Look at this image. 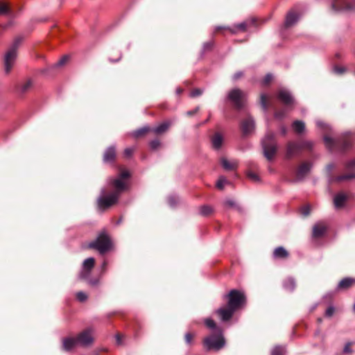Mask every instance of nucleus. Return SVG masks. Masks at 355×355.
<instances>
[{
    "instance_id": "nucleus-12",
    "label": "nucleus",
    "mask_w": 355,
    "mask_h": 355,
    "mask_svg": "<svg viewBox=\"0 0 355 355\" xmlns=\"http://www.w3.org/2000/svg\"><path fill=\"white\" fill-rule=\"evenodd\" d=\"M345 168H346V170L348 171V173H347L346 174L342 175H338L335 178H333V177L330 178L329 182H338L354 178H355V171H354L355 159H353L350 160L349 162H348L346 164Z\"/></svg>"
},
{
    "instance_id": "nucleus-62",
    "label": "nucleus",
    "mask_w": 355,
    "mask_h": 355,
    "mask_svg": "<svg viewBox=\"0 0 355 355\" xmlns=\"http://www.w3.org/2000/svg\"><path fill=\"white\" fill-rule=\"evenodd\" d=\"M176 92H177V94H181V93L182 92V89H180V88H178V89H176Z\"/></svg>"
},
{
    "instance_id": "nucleus-41",
    "label": "nucleus",
    "mask_w": 355,
    "mask_h": 355,
    "mask_svg": "<svg viewBox=\"0 0 355 355\" xmlns=\"http://www.w3.org/2000/svg\"><path fill=\"white\" fill-rule=\"evenodd\" d=\"M247 176L248 177L249 179H250L251 180H252L254 182L259 181V176L255 173H254L252 171H248Z\"/></svg>"
},
{
    "instance_id": "nucleus-51",
    "label": "nucleus",
    "mask_w": 355,
    "mask_h": 355,
    "mask_svg": "<svg viewBox=\"0 0 355 355\" xmlns=\"http://www.w3.org/2000/svg\"><path fill=\"white\" fill-rule=\"evenodd\" d=\"M316 125L318 128H321V129H324V130H328L329 128L328 126V125L324 123L323 122L320 121H318L316 122Z\"/></svg>"
},
{
    "instance_id": "nucleus-2",
    "label": "nucleus",
    "mask_w": 355,
    "mask_h": 355,
    "mask_svg": "<svg viewBox=\"0 0 355 355\" xmlns=\"http://www.w3.org/2000/svg\"><path fill=\"white\" fill-rule=\"evenodd\" d=\"M225 345V338L223 336L221 330H216V332L206 337L203 340V345L207 351H218Z\"/></svg>"
},
{
    "instance_id": "nucleus-9",
    "label": "nucleus",
    "mask_w": 355,
    "mask_h": 355,
    "mask_svg": "<svg viewBox=\"0 0 355 355\" xmlns=\"http://www.w3.org/2000/svg\"><path fill=\"white\" fill-rule=\"evenodd\" d=\"M119 197L118 192H112L110 194L105 195V189H102L101 195L97 200L98 207L101 209H105L116 204Z\"/></svg>"
},
{
    "instance_id": "nucleus-53",
    "label": "nucleus",
    "mask_w": 355,
    "mask_h": 355,
    "mask_svg": "<svg viewBox=\"0 0 355 355\" xmlns=\"http://www.w3.org/2000/svg\"><path fill=\"white\" fill-rule=\"evenodd\" d=\"M193 338V335L190 333H187L185 334V341L187 344L190 345L191 343Z\"/></svg>"
},
{
    "instance_id": "nucleus-21",
    "label": "nucleus",
    "mask_w": 355,
    "mask_h": 355,
    "mask_svg": "<svg viewBox=\"0 0 355 355\" xmlns=\"http://www.w3.org/2000/svg\"><path fill=\"white\" fill-rule=\"evenodd\" d=\"M78 345L76 337L65 338L62 340V347L65 351H70Z\"/></svg>"
},
{
    "instance_id": "nucleus-44",
    "label": "nucleus",
    "mask_w": 355,
    "mask_h": 355,
    "mask_svg": "<svg viewBox=\"0 0 355 355\" xmlns=\"http://www.w3.org/2000/svg\"><path fill=\"white\" fill-rule=\"evenodd\" d=\"M149 145L152 150H155L160 146V141L158 139H154L150 142Z\"/></svg>"
},
{
    "instance_id": "nucleus-54",
    "label": "nucleus",
    "mask_w": 355,
    "mask_h": 355,
    "mask_svg": "<svg viewBox=\"0 0 355 355\" xmlns=\"http://www.w3.org/2000/svg\"><path fill=\"white\" fill-rule=\"evenodd\" d=\"M247 26H248L247 22L244 21V22L239 24L236 26V28H238L239 29H240L241 31H245L247 28Z\"/></svg>"
},
{
    "instance_id": "nucleus-26",
    "label": "nucleus",
    "mask_w": 355,
    "mask_h": 355,
    "mask_svg": "<svg viewBox=\"0 0 355 355\" xmlns=\"http://www.w3.org/2000/svg\"><path fill=\"white\" fill-rule=\"evenodd\" d=\"M222 166L225 170H234L237 167L238 163L236 161L230 162L226 158L222 157L220 159Z\"/></svg>"
},
{
    "instance_id": "nucleus-23",
    "label": "nucleus",
    "mask_w": 355,
    "mask_h": 355,
    "mask_svg": "<svg viewBox=\"0 0 355 355\" xmlns=\"http://www.w3.org/2000/svg\"><path fill=\"white\" fill-rule=\"evenodd\" d=\"M223 137L219 132L215 133L211 137V144L214 149L218 150L222 146Z\"/></svg>"
},
{
    "instance_id": "nucleus-57",
    "label": "nucleus",
    "mask_w": 355,
    "mask_h": 355,
    "mask_svg": "<svg viewBox=\"0 0 355 355\" xmlns=\"http://www.w3.org/2000/svg\"><path fill=\"white\" fill-rule=\"evenodd\" d=\"M212 46V43L211 42H206L203 45V49L205 51L207 50V49H211Z\"/></svg>"
},
{
    "instance_id": "nucleus-18",
    "label": "nucleus",
    "mask_w": 355,
    "mask_h": 355,
    "mask_svg": "<svg viewBox=\"0 0 355 355\" xmlns=\"http://www.w3.org/2000/svg\"><path fill=\"white\" fill-rule=\"evenodd\" d=\"M254 121L251 116H248L241 123V129L244 135H248L254 130Z\"/></svg>"
},
{
    "instance_id": "nucleus-58",
    "label": "nucleus",
    "mask_w": 355,
    "mask_h": 355,
    "mask_svg": "<svg viewBox=\"0 0 355 355\" xmlns=\"http://www.w3.org/2000/svg\"><path fill=\"white\" fill-rule=\"evenodd\" d=\"M334 168V165L333 164H329L327 166V171L329 173H331Z\"/></svg>"
},
{
    "instance_id": "nucleus-35",
    "label": "nucleus",
    "mask_w": 355,
    "mask_h": 355,
    "mask_svg": "<svg viewBox=\"0 0 355 355\" xmlns=\"http://www.w3.org/2000/svg\"><path fill=\"white\" fill-rule=\"evenodd\" d=\"M260 103L263 111L266 112L268 110V99L266 94H261Z\"/></svg>"
},
{
    "instance_id": "nucleus-52",
    "label": "nucleus",
    "mask_w": 355,
    "mask_h": 355,
    "mask_svg": "<svg viewBox=\"0 0 355 355\" xmlns=\"http://www.w3.org/2000/svg\"><path fill=\"white\" fill-rule=\"evenodd\" d=\"M334 313V308L333 306H329L325 311V315L328 317H331Z\"/></svg>"
},
{
    "instance_id": "nucleus-32",
    "label": "nucleus",
    "mask_w": 355,
    "mask_h": 355,
    "mask_svg": "<svg viewBox=\"0 0 355 355\" xmlns=\"http://www.w3.org/2000/svg\"><path fill=\"white\" fill-rule=\"evenodd\" d=\"M150 128L149 127H143L141 128H139L135 131H134L132 133V135L134 137H139L142 135H144L145 133H146L147 132L150 131Z\"/></svg>"
},
{
    "instance_id": "nucleus-38",
    "label": "nucleus",
    "mask_w": 355,
    "mask_h": 355,
    "mask_svg": "<svg viewBox=\"0 0 355 355\" xmlns=\"http://www.w3.org/2000/svg\"><path fill=\"white\" fill-rule=\"evenodd\" d=\"M178 197L175 195H171L168 197V205L173 207L178 202Z\"/></svg>"
},
{
    "instance_id": "nucleus-43",
    "label": "nucleus",
    "mask_w": 355,
    "mask_h": 355,
    "mask_svg": "<svg viewBox=\"0 0 355 355\" xmlns=\"http://www.w3.org/2000/svg\"><path fill=\"white\" fill-rule=\"evenodd\" d=\"M272 75L271 73H268L265 76V77L262 80V85H266L270 83L272 80Z\"/></svg>"
},
{
    "instance_id": "nucleus-30",
    "label": "nucleus",
    "mask_w": 355,
    "mask_h": 355,
    "mask_svg": "<svg viewBox=\"0 0 355 355\" xmlns=\"http://www.w3.org/2000/svg\"><path fill=\"white\" fill-rule=\"evenodd\" d=\"M284 288L288 291H293L295 288V282L293 278H288L284 282Z\"/></svg>"
},
{
    "instance_id": "nucleus-28",
    "label": "nucleus",
    "mask_w": 355,
    "mask_h": 355,
    "mask_svg": "<svg viewBox=\"0 0 355 355\" xmlns=\"http://www.w3.org/2000/svg\"><path fill=\"white\" fill-rule=\"evenodd\" d=\"M273 255L277 258H286L288 256V253L283 247H278L275 250Z\"/></svg>"
},
{
    "instance_id": "nucleus-45",
    "label": "nucleus",
    "mask_w": 355,
    "mask_h": 355,
    "mask_svg": "<svg viewBox=\"0 0 355 355\" xmlns=\"http://www.w3.org/2000/svg\"><path fill=\"white\" fill-rule=\"evenodd\" d=\"M203 91L201 89L197 88L191 91L190 96L191 97H197L202 94Z\"/></svg>"
},
{
    "instance_id": "nucleus-49",
    "label": "nucleus",
    "mask_w": 355,
    "mask_h": 355,
    "mask_svg": "<svg viewBox=\"0 0 355 355\" xmlns=\"http://www.w3.org/2000/svg\"><path fill=\"white\" fill-rule=\"evenodd\" d=\"M286 114V111H277L275 113V117L278 119H282Z\"/></svg>"
},
{
    "instance_id": "nucleus-15",
    "label": "nucleus",
    "mask_w": 355,
    "mask_h": 355,
    "mask_svg": "<svg viewBox=\"0 0 355 355\" xmlns=\"http://www.w3.org/2000/svg\"><path fill=\"white\" fill-rule=\"evenodd\" d=\"M331 7L335 11L351 10L354 9V6L347 0H334Z\"/></svg>"
},
{
    "instance_id": "nucleus-48",
    "label": "nucleus",
    "mask_w": 355,
    "mask_h": 355,
    "mask_svg": "<svg viewBox=\"0 0 355 355\" xmlns=\"http://www.w3.org/2000/svg\"><path fill=\"white\" fill-rule=\"evenodd\" d=\"M134 152V148H127L124 150V155L126 157H130Z\"/></svg>"
},
{
    "instance_id": "nucleus-16",
    "label": "nucleus",
    "mask_w": 355,
    "mask_h": 355,
    "mask_svg": "<svg viewBox=\"0 0 355 355\" xmlns=\"http://www.w3.org/2000/svg\"><path fill=\"white\" fill-rule=\"evenodd\" d=\"M312 168V164L309 162L302 163L299 166L296 171L297 180H303L305 176L310 172Z\"/></svg>"
},
{
    "instance_id": "nucleus-22",
    "label": "nucleus",
    "mask_w": 355,
    "mask_h": 355,
    "mask_svg": "<svg viewBox=\"0 0 355 355\" xmlns=\"http://www.w3.org/2000/svg\"><path fill=\"white\" fill-rule=\"evenodd\" d=\"M116 155L115 147L110 146L107 148L103 155V161L105 162H112L114 160Z\"/></svg>"
},
{
    "instance_id": "nucleus-55",
    "label": "nucleus",
    "mask_w": 355,
    "mask_h": 355,
    "mask_svg": "<svg viewBox=\"0 0 355 355\" xmlns=\"http://www.w3.org/2000/svg\"><path fill=\"white\" fill-rule=\"evenodd\" d=\"M243 75V73L242 71H238L233 75L232 78L234 80H236L239 78H240L241 77H242Z\"/></svg>"
},
{
    "instance_id": "nucleus-40",
    "label": "nucleus",
    "mask_w": 355,
    "mask_h": 355,
    "mask_svg": "<svg viewBox=\"0 0 355 355\" xmlns=\"http://www.w3.org/2000/svg\"><path fill=\"white\" fill-rule=\"evenodd\" d=\"M69 60L68 55H64L61 59H60L53 66V67H60L63 66Z\"/></svg>"
},
{
    "instance_id": "nucleus-33",
    "label": "nucleus",
    "mask_w": 355,
    "mask_h": 355,
    "mask_svg": "<svg viewBox=\"0 0 355 355\" xmlns=\"http://www.w3.org/2000/svg\"><path fill=\"white\" fill-rule=\"evenodd\" d=\"M212 208L209 205H203L200 207V214L202 216H209L212 213Z\"/></svg>"
},
{
    "instance_id": "nucleus-8",
    "label": "nucleus",
    "mask_w": 355,
    "mask_h": 355,
    "mask_svg": "<svg viewBox=\"0 0 355 355\" xmlns=\"http://www.w3.org/2000/svg\"><path fill=\"white\" fill-rule=\"evenodd\" d=\"M89 246L97 250L101 254H104L110 250L112 243L109 236L105 232H102L95 241L89 244Z\"/></svg>"
},
{
    "instance_id": "nucleus-24",
    "label": "nucleus",
    "mask_w": 355,
    "mask_h": 355,
    "mask_svg": "<svg viewBox=\"0 0 355 355\" xmlns=\"http://www.w3.org/2000/svg\"><path fill=\"white\" fill-rule=\"evenodd\" d=\"M347 200V196L343 193H340L334 196V204L336 208H341L343 207L345 202Z\"/></svg>"
},
{
    "instance_id": "nucleus-5",
    "label": "nucleus",
    "mask_w": 355,
    "mask_h": 355,
    "mask_svg": "<svg viewBox=\"0 0 355 355\" xmlns=\"http://www.w3.org/2000/svg\"><path fill=\"white\" fill-rule=\"evenodd\" d=\"M313 145V144L311 141H304L300 142L289 141L286 146V157L287 159H291L293 157L298 155L304 148L311 149Z\"/></svg>"
},
{
    "instance_id": "nucleus-56",
    "label": "nucleus",
    "mask_w": 355,
    "mask_h": 355,
    "mask_svg": "<svg viewBox=\"0 0 355 355\" xmlns=\"http://www.w3.org/2000/svg\"><path fill=\"white\" fill-rule=\"evenodd\" d=\"M225 205L227 207H233L236 204L233 200H227L225 202Z\"/></svg>"
},
{
    "instance_id": "nucleus-59",
    "label": "nucleus",
    "mask_w": 355,
    "mask_h": 355,
    "mask_svg": "<svg viewBox=\"0 0 355 355\" xmlns=\"http://www.w3.org/2000/svg\"><path fill=\"white\" fill-rule=\"evenodd\" d=\"M198 110H199V107H196L193 110L188 111L187 112V114L189 115V116L193 115L194 114H196L198 111Z\"/></svg>"
},
{
    "instance_id": "nucleus-61",
    "label": "nucleus",
    "mask_w": 355,
    "mask_h": 355,
    "mask_svg": "<svg viewBox=\"0 0 355 355\" xmlns=\"http://www.w3.org/2000/svg\"><path fill=\"white\" fill-rule=\"evenodd\" d=\"M116 340L117 344L120 345L121 343L120 335L118 334L116 336Z\"/></svg>"
},
{
    "instance_id": "nucleus-19",
    "label": "nucleus",
    "mask_w": 355,
    "mask_h": 355,
    "mask_svg": "<svg viewBox=\"0 0 355 355\" xmlns=\"http://www.w3.org/2000/svg\"><path fill=\"white\" fill-rule=\"evenodd\" d=\"M327 229V225L324 222H318L313 227V236L318 238L324 234Z\"/></svg>"
},
{
    "instance_id": "nucleus-31",
    "label": "nucleus",
    "mask_w": 355,
    "mask_h": 355,
    "mask_svg": "<svg viewBox=\"0 0 355 355\" xmlns=\"http://www.w3.org/2000/svg\"><path fill=\"white\" fill-rule=\"evenodd\" d=\"M205 324L207 327L212 330L213 333L216 332V330H220V329L216 326V322L211 318L205 319Z\"/></svg>"
},
{
    "instance_id": "nucleus-47",
    "label": "nucleus",
    "mask_w": 355,
    "mask_h": 355,
    "mask_svg": "<svg viewBox=\"0 0 355 355\" xmlns=\"http://www.w3.org/2000/svg\"><path fill=\"white\" fill-rule=\"evenodd\" d=\"M310 212H311V208H310L309 205L304 206L301 209L302 214L305 216H308L310 214Z\"/></svg>"
},
{
    "instance_id": "nucleus-14",
    "label": "nucleus",
    "mask_w": 355,
    "mask_h": 355,
    "mask_svg": "<svg viewBox=\"0 0 355 355\" xmlns=\"http://www.w3.org/2000/svg\"><path fill=\"white\" fill-rule=\"evenodd\" d=\"M278 99L286 106L294 104V98L291 92L285 89H282L277 94Z\"/></svg>"
},
{
    "instance_id": "nucleus-39",
    "label": "nucleus",
    "mask_w": 355,
    "mask_h": 355,
    "mask_svg": "<svg viewBox=\"0 0 355 355\" xmlns=\"http://www.w3.org/2000/svg\"><path fill=\"white\" fill-rule=\"evenodd\" d=\"M10 12V8L5 3H0V15H6Z\"/></svg>"
},
{
    "instance_id": "nucleus-64",
    "label": "nucleus",
    "mask_w": 355,
    "mask_h": 355,
    "mask_svg": "<svg viewBox=\"0 0 355 355\" xmlns=\"http://www.w3.org/2000/svg\"><path fill=\"white\" fill-rule=\"evenodd\" d=\"M121 58V55H120L119 56V58L117 59H116L115 60H112L110 59V61L111 62H117V61L120 60Z\"/></svg>"
},
{
    "instance_id": "nucleus-60",
    "label": "nucleus",
    "mask_w": 355,
    "mask_h": 355,
    "mask_svg": "<svg viewBox=\"0 0 355 355\" xmlns=\"http://www.w3.org/2000/svg\"><path fill=\"white\" fill-rule=\"evenodd\" d=\"M281 132H282V134L283 135H285L286 134V132H287V129H286V128L285 126H282V127L281 128Z\"/></svg>"
},
{
    "instance_id": "nucleus-3",
    "label": "nucleus",
    "mask_w": 355,
    "mask_h": 355,
    "mask_svg": "<svg viewBox=\"0 0 355 355\" xmlns=\"http://www.w3.org/2000/svg\"><path fill=\"white\" fill-rule=\"evenodd\" d=\"M263 155L268 160H272L277 151V143L275 134L268 132L261 141Z\"/></svg>"
},
{
    "instance_id": "nucleus-42",
    "label": "nucleus",
    "mask_w": 355,
    "mask_h": 355,
    "mask_svg": "<svg viewBox=\"0 0 355 355\" xmlns=\"http://www.w3.org/2000/svg\"><path fill=\"white\" fill-rule=\"evenodd\" d=\"M76 297L80 302H84L87 299V295L83 291H79L76 293Z\"/></svg>"
},
{
    "instance_id": "nucleus-34",
    "label": "nucleus",
    "mask_w": 355,
    "mask_h": 355,
    "mask_svg": "<svg viewBox=\"0 0 355 355\" xmlns=\"http://www.w3.org/2000/svg\"><path fill=\"white\" fill-rule=\"evenodd\" d=\"M32 81L31 80H27L26 82L21 84L19 87V90L21 93H25L28 92L32 87Z\"/></svg>"
},
{
    "instance_id": "nucleus-10",
    "label": "nucleus",
    "mask_w": 355,
    "mask_h": 355,
    "mask_svg": "<svg viewBox=\"0 0 355 355\" xmlns=\"http://www.w3.org/2000/svg\"><path fill=\"white\" fill-rule=\"evenodd\" d=\"M95 260L92 257H89L86 259L83 263V269L79 274V278L80 279L87 280L88 283L91 285H96L98 284V280L94 279H89V277L90 275V272L94 266Z\"/></svg>"
},
{
    "instance_id": "nucleus-7",
    "label": "nucleus",
    "mask_w": 355,
    "mask_h": 355,
    "mask_svg": "<svg viewBox=\"0 0 355 355\" xmlns=\"http://www.w3.org/2000/svg\"><path fill=\"white\" fill-rule=\"evenodd\" d=\"M130 173L128 171H122L117 178H110L107 180V184L115 190L114 192H118L120 196L121 193L128 189V184L125 179L130 177Z\"/></svg>"
},
{
    "instance_id": "nucleus-20",
    "label": "nucleus",
    "mask_w": 355,
    "mask_h": 355,
    "mask_svg": "<svg viewBox=\"0 0 355 355\" xmlns=\"http://www.w3.org/2000/svg\"><path fill=\"white\" fill-rule=\"evenodd\" d=\"M300 15L294 11V10H290L286 16L285 19L284 26L286 27H290L294 25L299 19Z\"/></svg>"
},
{
    "instance_id": "nucleus-13",
    "label": "nucleus",
    "mask_w": 355,
    "mask_h": 355,
    "mask_svg": "<svg viewBox=\"0 0 355 355\" xmlns=\"http://www.w3.org/2000/svg\"><path fill=\"white\" fill-rule=\"evenodd\" d=\"M92 334V329L90 328L78 334L76 337L78 345L82 347H87L92 345L94 341Z\"/></svg>"
},
{
    "instance_id": "nucleus-11",
    "label": "nucleus",
    "mask_w": 355,
    "mask_h": 355,
    "mask_svg": "<svg viewBox=\"0 0 355 355\" xmlns=\"http://www.w3.org/2000/svg\"><path fill=\"white\" fill-rule=\"evenodd\" d=\"M243 92L237 88L230 90L227 95V99L230 101L237 110H240L243 107Z\"/></svg>"
},
{
    "instance_id": "nucleus-63",
    "label": "nucleus",
    "mask_w": 355,
    "mask_h": 355,
    "mask_svg": "<svg viewBox=\"0 0 355 355\" xmlns=\"http://www.w3.org/2000/svg\"><path fill=\"white\" fill-rule=\"evenodd\" d=\"M107 266V261H104L103 263H102V268H105Z\"/></svg>"
},
{
    "instance_id": "nucleus-29",
    "label": "nucleus",
    "mask_w": 355,
    "mask_h": 355,
    "mask_svg": "<svg viewBox=\"0 0 355 355\" xmlns=\"http://www.w3.org/2000/svg\"><path fill=\"white\" fill-rule=\"evenodd\" d=\"M292 127L297 133H302L305 129V124L303 121L297 120L293 123Z\"/></svg>"
},
{
    "instance_id": "nucleus-27",
    "label": "nucleus",
    "mask_w": 355,
    "mask_h": 355,
    "mask_svg": "<svg viewBox=\"0 0 355 355\" xmlns=\"http://www.w3.org/2000/svg\"><path fill=\"white\" fill-rule=\"evenodd\" d=\"M170 125H171L170 122L165 121V122L161 123L160 125H157V127L154 128L153 129H152V130L155 134H162L168 130Z\"/></svg>"
},
{
    "instance_id": "nucleus-36",
    "label": "nucleus",
    "mask_w": 355,
    "mask_h": 355,
    "mask_svg": "<svg viewBox=\"0 0 355 355\" xmlns=\"http://www.w3.org/2000/svg\"><path fill=\"white\" fill-rule=\"evenodd\" d=\"M284 347L282 346H276L272 349L271 355H284Z\"/></svg>"
},
{
    "instance_id": "nucleus-50",
    "label": "nucleus",
    "mask_w": 355,
    "mask_h": 355,
    "mask_svg": "<svg viewBox=\"0 0 355 355\" xmlns=\"http://www.w3.org/2000/svg\"><path fill=\"white\" fill-rule=\"evenodd\" d=\"M343 352L345 354H351L352 352V349L351 348V344L349 343H347L343 349Z\"/></svg>"
},
{
    "instance_id": "nucleus-46",
    "label": "nucleus",
    "mask_w": 355,
    "mask_h": 355,
    "mask_svg": "<svg viewBox=\"0 0 355 355\" xmlns=\"http://www.w3.org/2000/svg\"><path fill=\"white\" fill-rule=\"evenodd\" d=\"M333 71L337 74H342L345 71V68L343 67L335 66L333 68Z\"/></svg>"
},
{
    "instance_id": "nucleus-17",
    "label": "nucleus",
    "mask_w": 355,
    "mask_h": 355,
    "mask_svg": "<svg viewBox=\"0 0 355 355\" xmlns=\"http://www.w3.org/2000/svg\"><path fill=\"white\" fill-rule=\"evenodd\" d=\"M236 310L230 307H221L216 311V313L219 315L220 320L223 322L228 321L232 318Z\"/></svg>"
},
{
    "instance_id": "nucleus-25",
    "label": "nucleus",
    "mask_w": 355,
    "mask_h": 355,
    "mask_svg": "<svg viewBox=\"0 0 355 355\" xmlns=\"http://www.w3.org/2000/svg\"><path fill=\"white\" fill-rule=\"evenodd\" d=\"M355 283V279L351 277H345L338 284V289H347Z\"/></svg>"
},
{
    "instance_id": "nucleus-4",
    "label": "nucleus",
    "mask_w": 355,
    "mask_h": 355,
    "mask_svg": "<svg viewBox=\"0 0 355 355\" xmlns=\"http://www.w3.org/2000/svg\"><path fill=\"white\" fill-rule=\"evenodd\" d=\"M22 41L21 37H16L4 56V67L6 73L11 70L17 58V49Z\"/></svg>"
},
{
    "instance_id": "nucleus-37",
    "label": "nucleus",
    "mask_w": 355,
    "mask_h": 355,
    "mask_svg": "<svg viewBox=\"0 0 355 355\" xmlns=\"http://www.w3.org/2000/svg\"><path fill=\"white\" fill-rule=\"evenodd\" d=\"M227 183V180L224 176H220L216 182V187L218 189H223Z\"/></svg>"
},
{
    "instance_id": "nucleus-6",
    "label": "nucleus",
    "mask_w": 355,
    "mask_h": 355,
    "mask_svg": "<svg viewBox=\"0 0 355 355\" xmlns=\"http://www.w3.org/2000/svg\"><path fill=\"white\" fill-rule=\"evenodd\" d=\"M227 300V305L234 310L239 309L245 302V296L244 293L236 289L231 290L230 293L223 296Z\"/></svg>"
},
{
    "instance_id": "nucleus-1",
    "label": "nucleus",
    "mask_w": 355,
    "mask_h": 355,
    "mask_svg": "<svg viewBox=\"0 0 355 355\" xmlns=\"http://www.w3.org/2000/svg\"><path fill=\"white\" fill-rule=\"evenodd\" d=\"M325 146L331 151L339 150L344 151L348 150L352 144V139L347 135H343L342 137L333 139L332 138L324 136L323 137Z\"/></svg>"
}]
</instances>
